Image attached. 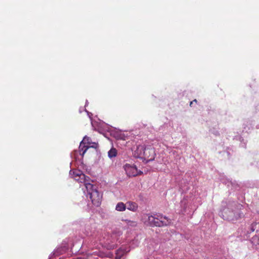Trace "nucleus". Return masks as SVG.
Returning <instances> with one entry per match:
<instances>
[{
  "label": "nucleus",
  "instance_id": "nucleus-23",
  "mask_svg": "<svg viewBox=\"0 0 259 259\" xmlns=\"http://www.w3.org/2000/svg\"><path fill=\"white\" fill-rule=\"evenodd\" d=\"M118 138L122 139V140H125L124 138V135L122 134H120V135L117 137Z\"/></svg>",
  "mask_w": 259,
  "mask_h": 259
},
{
  "label": "nucleus",
  "instance_id": "nucleus-25",
  "mask_svg": "<svg viewBox=\"0 0 259 259\" xmlns=\"http://www.w3.org/2000/svg\"><path fill=\"white\" fill-rule=\"evenodd\" d=\"M193 102H197V100L196 99H195L192 102H191L190 105H191V104L193 103Z\"/></svg>",
  "mask_w": 259,
  "mask_h": 259
},
{
  "label": "nucleus",
  "instance_id": "nucleus-16",
  "mask_svg": "<svg viewBox=\"0 0 259 259\" xmlns=\"http://www.w3.org/2000/svg\"><path fill=\"white\" fill-rule=\"evenodd\" d=\"M108 157L110 158L115 157L117 155V151L115 148H111L108 152Z\"/></svg>",
  "mask_w": 259,
  "mask_h": 259
},
{
  "label": "nucleus",
  "instance_id": "nucleus-4",
  "mask_svg": "<svg viewBox=\"0 0 259 259\" xmlns=\"http://www.w3.org/2000/svg\"><path fill=\"white\" fill-rule=\"evenodd\" d=\"M121 235L120 232L117 233H113L110 236H107L106 238H104V240L100 239V244L107 249H113L117 247L118 243H120L119 239Z\"/></svg>",
  "mask_w": 259,
  "mask_h": 259
},
{
  "label": "nucleus",
  "instance_id": "nucleus-15",
  "mask_svg": "<svg viewBox=\"0 0 259 259\" xmlns=\"http://www.w3.org/2000/svg\"><path fill=\"white\" fill-rule=\"evenodd\" d=\"M126 209L125 204L122 202L117 203L115 207V210L118 211H123Z\"/></svg>",
  "mask_w": 259,
  "mask_h": 259
},
{
  "label": "nucleus",
  "instance_id": "nucleus-22",
  "mask_svg": "<svg viewBox=\"0 0 259 259\" xmlns=\"http://www.w3.org/2000/svg\"><path fill=\"white\" fill-rule=\"evenodd\" d=\"M84 111L87 113L88 116L91 119L93 115L92 113L87 111L85 109H84Z\"/></svg>",
  "mask_w": 259,
  "mask_h": 259
},
{
  "label": "nucleus",
  "instance_id": "nucleus-3",
  "mask_svg": "<svg viewBox=\"0 0 259 259\" xmlns=\"http://www.w3.org/2000/svg\"><path fill=\"white\" fill-rule=\"evenodd\" d=\"M148 222L152 227H163L170 224L171 220L161 214L158 213L148 217Z\"/></svg>",
  "mask_w": 259,
  "mask_h": 259
},
{
  "label": "nucleus",
  "instance_id": "nucleus-5",
  "mask_svg": "<svg viewBox=\"0 0 259 259\" xmlns=\"http://www.w3.org/2000/svg\"><path fill=\"white\" fill-rule=\"evenodd\" d=\"M69 175L71 177L73 178L76 181L79 183H83L85 189H86V184L90 183L89 182V177L85 176V175L80 170H70Z\"/></svg>",
  "mask_w": 259,
  "mask_h": 259
},
{
  "label": "nucleus",
  "instance_id": "nucleus-13",
  "mask_svg": "<svg viewBox=\"0 0 259 259\" xmlns=\"http://www.w3.org/2000/svg\"><path fill=\"white\" fill-rule=\"evenodd\" d=\"M222 182L225 185H227L228 187H231L232 189H237L238 187V185L236 183V182H232L231 180L228 178H224L222 180Z\"/></svg>",
  "mask_w": 259,
  "mask_h": 259
},
{
  "label": "nucleus",
  "instance_id": "nucleus-1",
  "mask_svg": "<svg viewBox=\"0 0 259 259\" xmlns=\"http://www.w3.org/2000/svg\"><path fill=\"white\" fill-rule=\"evenodd\" d=\"M243 206L233 201L222 202V208L220 209L219 215L224 220L234 222L241 219L244 214L242 211Z\"/></svg>",
  "mask_w": 259,
  "mask_h": 259
},
{
  "label": "nucleus",
  "instance_id": "nucleus-26",
  "mask_svg": "<svg viewBox=\"0 0 259 259\" xmlns=\"http://www.w3.org/2000/svg\"><path fill=\"white\" fill-rule=\"evenodd\" d=\"M256 129H259V124H257V125H256Z\"/></svg>",
  "mask_w": 259,
  "mask_h": 259
},
{
  "label": "nucleus",
  "instance_id": "nucleus-21",
  "mask_svg": "<svg viewBox=\"0 0 259 259\" xmlns=\"http://www.w3.org/2000/svg\"><path fill=\"white\" fill-rule=\"evenodd\" d=\"M99 252H98V251H94L93 253L90 254V255L89 256V257H90L91 256H92L93 255H99Z\"/></svg>",
  "mask_w": 259,
  "mask_h": 259
},
{
  "label": "nucleus",
  "instance_id": "nucleus-2",
  "mask_svg": "<svg viewBox=\"0 0 259 259\" xmlns=\"http://www.w3.org/2000/svg\"><path fill=\"white\" fill-rule=\"evenodd\" d=\"M82 189L87 197H90L94 205L98 207L101 204L102 195L97 190L96 186L91 183H88L86 184V189Z\"/></svg>",
  "mask_w": 259,
  "mask_h": 259
},
{
  "label": "nucleus",
  "instance_id": "nucleus-20",
  "mask_svg": "<svg viewBox=\"0 0 259 259\" xmlns=\"http://www.w3.org/2000/svg\"><path fill=\"white\" fill-rule=\"evenodd\" d=\"M130 251V250H124L123 248H120L119 249H118V253L120 254L121 255H123L124 254Z\"/></svg>",
  "mask_w": 259,
  "mask_h": 259
},
{
  "label": "nucleus",
  "instance_id": "nucleus-10",
  "mask_svg": "<svg viewBox=\"0 0 259 259\" xmlns=\"http://www.w3.org/2000/svg\"><path fill=\"white\" fill-rule=\"evenodd\" d=\"M96 145L97 144L95 143H94V145L93 146L86 145L83 143V141H81L78 148V152H79L80 155L83 156L89 148L96 147Z\"/></svg>",
  "mask_w": 259,
  "mask_h": 259
},
{
  "label": "nucleus",
  "instance_id": "nucleus-14",
  "mask_svg": "<svg viewBox=\"0 0 259 259\" xmlns=\"http://www.w3.org/2000/svg\"><path fill=\"white\" fill-rule=\"evenodd\" d=\"M66 249V248L65 246H62L59 248H58L56 250H54V251L51 254L49 257V259H51L53 257V256H58L60 254H61L63 253V252H65Z\"/></svg>",
  "mask_w": 259,
  "mask_h": 259
},
{
  "label": "nucleus",
  "instance_id": "nucleus-8",
  "mask_svg": "<svg viewBox=\"0 0 259 259\" xmlns=\"http://www.w3.org/2000/svg\"><path fill=\"white\" fill-rule=\"evenodd\" d=\"M155 155V151L153 148L150 146H146L143 159H146L148 161H152L154 159Z\"/></svg>",
  "mask_w": 259,
  "mask_h": 259
},
{
  "label": "nucleus",
  "instance_id": "nucleus-27",
  "mask_svg": "<svg viewBox=\"0 0 259 259\" xmlns=\"http://www.w3.org/2000/svg\"><path fill=\"white\" fill-rule=\"evenodd\" d=\"M79 112H82V110H81V109H80V110H79Z\"/></svg>",
  "mask_w": 259,
  "mask_h": 259
},
{
  "label": "nucleus",
  "instance_id": "nucleus-7",
  "mask_svg": "<svg viewBox=\"0 0 259 259\" xmlns=\"http://www.w3.org/2000/svg\"><path fill=\"white\" fill-rule=\"evenodd\" d=\"M124 170L128 177H135L139 174L142 173L141 171H138L136 166L130 164H126L124 166Z\"/></svg>",
  "mask_w": 259,
  "mask_h": 259
},
{
  "label": "nucleus",
  "instance_id": "nucleus-11",
  "mask_svg": "<svg viewBox=\"0 0 259 259\" xmlns=\"http://www.w3.org/2000/svg\"><path fill=\"white\" fill-rule=\"evenodd\" d=\"M243 131L246 132H250L253 128V121L251 120H246L243 123Z\"/></svg>",
  "mask_w": 259,
  "mask_h": 259
},
{
  "label": "nucleus",
  "instance_id": "nucleus-12",
  "mask_svg": "<svg viewBox=\"0 0 259 259\" xmlns=\"http://www.w3.org/2000/svg\"><path fill=\"white\" fill-rule=\"evenodd\" d=\"M126 209L136 212L138 210V205L136 202L128 201L125 203Z\"/></svg>",
  "mask_w": 259,
  "mask_h": 259
},
{
  "label": "nucleus",
  "instance_id": "nucleus-9",
  "mask_svg": "<svg viewBox=\"0 0 259 259\" xmlns=\"http://www.w3.org/2000/svg\"><path fill=\"white\" fill-rule=\"evenodd\" d=\"M145 147L146 146L145 145L137 146L136 150L134 152L135 156L137 158L143 159Z\"/></svg>",
  "mask_w": 259,
  "mask_h": 259
},
{
  "label": "nucleus",
  "instance_id": "nucleus-17",
  "mask_svg": "<svg viewBox=\"0 0 259 259\" xmlns=\"http://www.w3.org/2000/svg\"><path fill=\"white\" fill-rule=\"evenodd\" d=\"M234 140L239 141L241 142L240 146L242 147L245 148L246 143L244 142V139L240 136H236L234 138Z\"/></svg>",
  "mask_w": 259,
  "mask_h": 259
},
{
  "label": "nucleus",
  "instance_id": "nucleus-19",
  "mask_svg": "<svg viewBox=\"0 0 259 259\" xmlns=\"http://www.w3.org/2000/svg\"><path fill=\"white\" fill-rule=\"evenodd\" d=\"M124 221L125 222L126 224L128 225V226L134 227V226H136L137 225V223L136 222L131 221L129 220H125Z\"/></svg>",
  "mask_w": 259,
  "mask_h": 259
},
{
  "label": "nucleus",
  "instance_id": "nucleus-6",
  "mask_svg": "<svg viewBox=\"0 0 259 259\" xmlns=\"http://www.w3.org/2000/svg\"><path fill=\"white\" fill-rule=\"evenodd\" d=\"M259 229V224L256 222L252 224L247 223L243 228L241 229L240 236L244 239H248L250 237L251 233L255 230Z\"/></svg>",
  "mask_w": 259,
  "mask_h": 259
},
{
  "label": "nucleus",
  "instance_id": "nucleus-24",
  "mask_svg": "<svg viewBox=\"0 0 259 259\" xmlns=\"http://www.w3.org/2000/svg\"><path fill=\"white\" fill-rule=\"evenodd\" d=\"M88 104H89L88 101L86 100L84 107H85L87 106H88Z\"/></svg>",
  "mask_w": 259,
  "mask_h": 259
},
{
  "label": "nucleus",
  "instance_id": "nucleus-18",
  "mask_svg": "<svg viewBox=\"0 0 259 259\" xmlns=\"http://www.w3.org/2000/svg\"><path fill=\"white\" fill-rule=\"evenodd\" d=\"M91 140L89 137H88L87 136H85L81 141H83V143L84 144H85L86 145L91 146Z\"/></svg>",
  "mask_w": 259,
  "mask_h": 259
}]
</instances>
